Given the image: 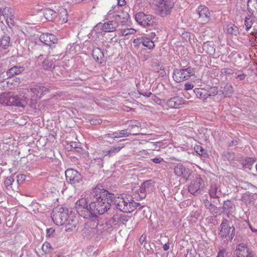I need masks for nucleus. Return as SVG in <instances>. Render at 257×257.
<instances>
[{"mask_svg":"<svg viewBox=\"0 0 257 257\" xmlns=\"http://www.w3.org/2000/svg\"><path fill=\"white\" fill-rule=\"evenodd\" d=\"M133 43L135 46L139 45V44L142 43V38L134 39L133 41Z\"/></svg>","mask_w":257,"mask_h":257,"instance_id":"338daca9","label":"nucleus"},{"mask_svg":"<svg viewBox=\"0 0 257 257\" xmlns=\"http://www.w3.org/2000/svg\"><path fill=\"white\" fill-rule=\"evenodd\" d=\"M50 86L34 85L31 87V91L35 95L36 99H40L43 96L49 91Z\"/></svg>","mask_w":257,"mask_h":257,"instance_id":"f8f14e48","label":"nucleus"},{"mask_svg":"<svg viewBox=\"0 0 257 257\" xmlns=\"http://www.w3.org/2000/svg\"><path fill=\"white\" fill-rule=\"evenodd\" d=\"M136 21L142 26L146 27H153L157 26L156 17L151 15H147L143 12H139L135 16Z\"/></svg>","mask_w":257,"mask_h":257,"instance_id":"0eeeda50","label":"nucleus"},{"mask_svg":"<svg viewBox=\"0 0 257 257\" xmlns=\"http://www.w3.org/2000/svg\"><path fill=\"white\" fill-rule=\"evenodd\" d=\"M101 156L104 158V157H113V154L111 153V151H110L109 148L103 150L102 151V154Z\"/></svg>","mask_w":257,"mask_h":257,"instance_id":"603ef678","label":"nucleus"},{"mask_svg":"<svg viewBox=\"0 0 257 257\" xmlns=\"http://www.w3.org/2000/svg\"><path fill=\"white\" fill-rule=\"evenodd\" d=\"M184 102L185 99L183 97L176 96L168 100L167 105L170 108H179Z\"/></svg>","mask_w":257,"mask_h":257,"instance_id":"6ab92c4d","label":"nucleus"},{"mask_svg":"<svg viewBox=\"0 0 257 257\" xmlns=\"http://www.w3.org/2000/svg\"><path fill=\"white\" fill-rule=\"evenodd\" d=\"M197 12L201 21L206 23L210 20V13L207 7L202 5L199 6Z\"/></svg>","mask_w":257,"mask_h":257,"instance_id":"4468645a","label":"nucleus"},{"mask_svg":"<svg viewBox=\"0 0 257 257\" xmlns=\"http://www.w3.org/2000/svg\"><path fill=\"white\" fill-rule=\"evenodd\" d=\"M235 210V205L234 202L229 199L224 201L222 206L220 207V210H221L222 213L225 214L227 217H229Z\"/></svg>","mask_w":257,"mask_h":257,"instance_id":"ddd939ff","label":"nucleus"},{"mask_svg":"<svg viewBox=\"0 0 257 257\" xmlns=\"http://www.w3.org/2000/svg\"><path fill=\"white\" fill-rule=\"evenodd\" d=\"M42 67L45 70L51 71L55 67V62L52 59L47 58L43 61Z\"/></svg>","mask_w":257,"mask_h":257,"instance_id":"7c9ffc66","label":"nucleus"},{"mask_svg":"<svg viewBox=\"0 0 257 257\" xmlns=\"http://www.w3.org/2000/svg\"><path fill=\"white\" fill-rule=\"evenodd\" d=\"M250 249L248 245L244 243H241L237 245L235 250L236 257H244L250 251Z\"/></svg>","mask_w":257,"mask_h":257,"instance_id":"412c9836","label":"nucleus"},{"mask_svg":"<svg viewBox=\"0 0 257 257\" xmlns=\"http://www.w3.org/2000/svg\"><path fill=\"white\" fill-rule=\"evenodd\" d=\"M6 21L10 28H12L15 26V22L14 20V17H8L6 18Z\"/></svg>","mask_w":257,"mask_h":257,"instance_id":"5fc2aeb1","label":"nucleus"},{"mask_svg":"<svg viewBox=\"0 0 257 257\" xmlns=\"http://www.w3.org/2000/svg\"><path fill=\"white\" fill-rule=\"evenodd\" d=\"M0 14L4 16L5 18L8 17H14L13 10L10 7H6L4 9H0Z\"/></svg>","mask_w":257,"mask_h":257,"instance_id":"c9c22d12","label":"nucleus"},{"mask_svg":"<svg viewBox=\"0 0 257 257\" xmlns=\"http://www.w3.org/2000/svg\"><path fill=\"white\" fill-rule=\"evenodd\" d=\"M194 75V69L191 67H188L187 68L174 69L173 78L176 82H181L188 79L190 76Z\"/></svg>","mask_w":257,"mask_h":257,"instance_id":"423d86ee","label":"nucleus"},{"mask_svg":"<svg viewBox=\"0 0 257 257\" xmlns=\"http://www.w3.org/2000/svg\"><path fill=\"white\" fill-rule=\"evenodd\" d=\"M101 192L102 194H104V197H103L102 201L104 203L109 205L107 211L110 209L111 203H113L116 209L121 212L128 213L130 210L128 208L129 204V195L120 194L118 197L115 196L113 193H110L107 190L101 188Z\"/></svg>","mask_w":257,"mask_h":257,"instance_id":"f03ea898","label":"nucleus"},{"mask_svg":"<svg viewBox=\"0 0 257 257\" xmlns=\"http://www.w3.org/2000/svg\"><path fill=\"white\" fill-rule=\"evenodd\" d=\"M17 182L19 184H22L26 179V176L24 174H20L17 175Z\"/></svg>","mask_w":257,"mask_h":257,"instance_id":"4d7b16f0","label":"nucleus"},{"mask_svg":"<svg viewBox=\"0 0 257 257\" xmlns=\"http://www.w3.org/2000/svg\"><path fill=\"white\" fill-rule=\"evenodd\" d=\"M151 160L156 164H160L164 161L163 158L161 157H157L154 159H152Z\"/></svg>","mask_w":257,"mask_h":257,"instance_id":"680f3d73","label":"nucleus"},{"mask_svg":"<svg viewBox=\"0 0 257 257\" xmlns=\"http://www.w3.org/2000/svg\"><path fill=\"white\" fill-rule=\"evenodd\" d=\"M217 257H232L231 252L226 251V250H220Z\"/></svg>","mask_w":257,"mask_h":257,"instance_id":"3c124183","label":"nucleus"},{"mask_svg":"<svg viewBox=\"0 0 257 257\" xmlns=\"http://www.w3.org/2000/svg\"><path fill=\"white\" fill-rule=\"evenodd\" d=\"M226 31L228 34L237 36L239 33V29L235 25L230 23L226 26Z\"/></svg>","mask_w":257,"mask_h":257,"instance_id":"f704fd0d","label":"nucleus"},{"mask_svg":"<svg viewBox=\"0 0 257 257\" xmlns=\"http://www.w3.org/2000/svg\"><path fill=\"white\" fill-rule=\"evenodd\" d=\"M202 47L203 50L206 51L208 54L213 55L215 53V49L213 45H210L208 43H204Z\"/></svg>","mask_w":257,"mask_h":257,"instance_id":"37998d69","label":"nucleus"},{"mask_svg":"<svg viewBox=\"0 0 257 257\" xmlns=\"http://www.w3.org/2000/svg\"><path fill=\"white\" fill-rule=\"evenodd\" d=\"M124 145L121 143H118L116 145L111 146L109 147L111 153L113 156H114L116 153L119 152L123 148H124Z\"/></svg>","mask_w":257,"mask_h":257,"instance_id":"c03bdc74","label":"nucleus"},{"mask_svg":"<svg viewBox=\"0 0 257 257\" xmlns=\"http://www.w3.org/2000/svg\"><path fill=\"white\" fill-rule=\"evenodd\" d=\"M224 159L228 161H233L235 159V153L233 152H225L223 154Z\"/></svg>","mask_w":257,"mask_h":257,"instance_id":"8fccbe9b","label":"nucleus"},{"mask_svg":"<svg viewBox=\"0 0 257 257\" xmlns=\"http://www.w3.org/2000/svg\"><path fill=\"white\" fill-rule=\"evenodd\" d=\"M28 103L27 98L21 94L12 92L3 93L0 96V103L6 106H17L24 108Z\"/></svg>","mask_w":257,"mask_h":257,"instance_id":"7ed1b4c3","label":"nucleus"},{"mask_svg":"<svg viewBox=\"0 0 257 257\" xmlns=\"http://www.w3.org/2000/svg\"><path fill=\"white\" fill-rule=\"evenodd\" d=\"M206 89L207 91L208 98L214 96L219 92L218 88L216 86H207Z\"/></svg>","mask_w":257,"mask_h":257,"instance_id":"a19ab883","label":"nucleus"},{"mask_svg":"<svg viewBox=\"0 0 257 257\" xmlns=\"http://www.w3.org/2000/svg\"><path fill=\"white\" fill-rule=\"evenodd\" d=\"M251 7H254L255 11L257 10V0H248L247 10L249 14L254 11L251 8Z\"/></svg>","mask_w":257,"mask_h":257,"instance_id":"49530a36","label":"nucleus"},{"mask_svg":"<svg viewBox=\"0 0 257 257\" xmlns=\"http://www.w3.org/2000/svg\"><path fill=\"white\" fill-rule=\"evenodd\" d=\"M157 66L160 67V70L158 71V73H159V76L161 77H164L166 76V73L165 70V68L162 66H160V64H158Z\"/></svg>","mask_w":257,"mask_h":257,"instance_id":"6e6d98bb","label":"nucleus"},{"mask_svg":"<svg viewBox=\"0 0 257 257\" xmlns=\"http://www.w3.org/2000/svg\"><path fill=\"white\" fill-rule=\"evenodd\" d=\"M78 223V219L73 214L70 213L69 217H68L67 221L64 223L65 224V231L71 232L76 230V227Z\"/></svg>","mask_w":257,"mask_h":257,"instance_id":"2eb2a0df","label":"nucleus"},{"mask_svg":"<svg viewBox=\"0 0 257 257\" xmlns=\"http://www.w3.org/2000/svg\"><path fill=\"white\" fill-rule=\"evenodd\" d=\"M129 201H130L129 204H128V208H130L129 209H130V210L128 211V213L133 212L135 210V209L139 206V210H141L144 207V205H141L140 203L135 202L132 197L130 195Z\"/></svg>","mask_w":257,"mask_h":257,"instance_id":"473e14b6","label":"nucleus"},{"mask_svg":"<svg viewBox=\"0 0 257 257\" xmlns=\"http://www.w3.org/2000/svg\"><path fill=\"white\" fill-rule=\"evenodd\" d=\"M80 144L76 142H71L66 145V149L68 151H75L78 152L81 151V149L79 147Z\"/></svg>","mask_w":257,"mask_h":257,"instance_id":"58836bf2","label":"nucleus"},{"mask_svg":"<svg viewBox=\"0 0 257 257\" xmlns=\"http://www.w3.org/2000/svg\"><path fill=\"white\" fill-rule=\"evenodd\" d=\"M163 145L162 142H150L148 144V147L152 150L159 151L160 148Z\"/></svg>","mask_w":257,"mask_h":257,"instance_id":"a18cd8bd","label":"nucleus"},{"mask_svg":"<svg viewBox=\"0 0 257 257\" xmlns=\"http://www.w3.org/2000/svg\"><path fill=\"white\" fill-rule=\"evenodd\" d=\"M129 18L130 15L128 13L121 9L119 10L115 11L113 13V16L110 19H114L118 24L121 23L122 25H123Z\"/></svg>","mask_w":257,"mask_h":257,"instance_id":"9b49d317","label":"nucleus"},{"mask_svg":"<svg viewBox=\"0 0 257 257\" xmlns=\"http://www.w3.org/2000/svg\"><path fill=\"white\" fill-rule=\"evenodd\" d=\"M40 40L45 45L51 46L52 44H56L58 41V39L53 34L43 33L40 36Z\"/></svg>","mask_w":257,"mask_h":257,"instance_id":"f3484780","label":"nucleus"},{"mask_svg":"<svg viewBox=\"0 0 257 257\" xmlns=\"http://www.w3.org/2000/svg\"><path fill=\"white\" fill-rule=\"evenodd\" d=\"M244 257H257V256L255 255L254 252L252 251L251 249H250Z\"/></svg>","mask_w":257,"mask_h":257,"instance_id":"69168bd1","label":"nucleus"},{"mask_svg":"<svg viewBox=\"0 0 257 257\" xmlns=\"http://www.w3.org/2000/svg\"><path fill=\"white\" fill-rule=\"evenodd\" d=\"M255 160L253 158L247 157L242 160L241 164L243 169H250L251 166L255 162Z\"/></svg>","mask_w":257,"mask_h":257,"instance_id":"ea45409f","label":"nucleus"},{"mask_svg":"<svg viewBox=\"0 0 257 257\" xmlns=\"http://www.w3.org/2000/svg\"><path fill=\"white\" fill-rule=\"evenodd\" d=\"M183 169H182V174L179 175V177H182L186 181L190 180L193 178V172L189 168L185 167L183 165Z\"/></svg>","mask_w":257,"mask_h":257,"instance_id":"2f4dec72","label":"nucleus"},{"mask_svg":"<svg viewBox=\"0 0 257 257\" xmlns=\"http://www.w3.org/2000/svg\"><path fill=\"white\" fill-rule=\"evenodd\" d=\"M25 70V68L23 66L15 65L12 67L7 71V75L8 77H12L15 75H18L22 73Z\"/></svg>","mask_w":257,"mask_h":257,"instance_id":"b1692460","label":"nucleus"},{"mask_svg":"<svg viewBox=\"0 0 257 257\" xmlns=\"http://www.w3.org/2000/svg\"><path fill=\"white\" fill-rule=\"evenodd\" d=\"M221 72L222 74H232L233 70L229 68H223L221 69Z\"/></svg>","mask_w":257,"mask_h":257,"instance_id":"bf43d9fd","label":"nucleus"},{"mask_svg":"<svg viewBox=\"0 0 257 257\" xmlns=\"http://www.w3.org/2000/svg\"><path fill=\"white\" fill-rule=\"evenodd\" d=\"M194 150L197 154L200 156V158L202 160H205L209 157L207 150L203 149V148L200 145L195 146Z\"/></svg>","mask_w":257,"mask_h":257,"instance_id":"c756f323","label":"nucleus"},{"mask_svg":"<svg viewBox=\"0 0 257 257\" xmlns=\"http://www.w3.org/2000/svg\"><path fill=\"white\" fill-rule=\"evenodd\" d=\"M194 85L192 83H186L184 85V89L186 90H191L193 88Z\"/></svg>","mask_w":257,"mask_h":257,"instance_id":"e2e57ef3","label":"nucleus"},{"mask_svg":"<svg viewBox=\"0 0 257 257\" xmlns=\"http://www.w3.org/2000/svg\"><path fill=\"white\" fill-rule=\"evenodd\" d=\"M120 9L117 5L114 6H112L111 9L109 10L107 13L108 17L110 19L111 17L113 16V13H114V12L116 10H119Z\"/></svg>","mask_w":257,"mask_h":257,"instance_id":"864d4df0","label":"nucleus"},{"mask_svg":"<svg viewBox=\"0 0 257 257\" xmlns=\"http://www.w3.org/2000/svg\"><path fill=\"white\" fill-rule=\"evenodd\" d=\"M111 19V20H109L103 24L102 30L104 32H111L116 30L119 24L114 19Z\"/></svg>","mask_w":257,"mask_h":257,"instance_id":"aec40b11","label":"nucleus"},{"mask_svg":"<svg viewBox=\"0 0 257 257\" xmlns=\"http://www.w3.org/2000/svg\"><path fill=\"white\" fill-rule=\"evenodd\" d=\"M72 210L70 208H68L66 206H62L59 208V211L57 213L53 215V220L55 218V220L57 224L60 225L64 224L68 217H69V214L71 213Z\"/></svg>","mask_w":257,"mask_h":257,"instance_id":"1a4fd4ad","label":"nucleus"},{"mask_svg":"<svg viewBox=\"0 0 257 257\" xmlns=\"http://www.w3.org/2000/svg\"><path fill=\"white\" fill-rule=\"evenodd\" d=\"M235 235V228L232 224V222L226 218L223 219L218 228V236L221 239H225L227 237L228 239L224 240L226 244L228 241H231Z\"/></svg>","mask_w":257,"mask_h":257,"instance_id":"20e7f679","label":"nucleus"},{"mask_svg":"<svg viewBox=\"0 0 257 257\" xmlns=\"http://www.w3.org/2000/svg\"><path fill=\"white\" fill-rule=\"evenodd\" d=\"M172 168L174 170L175 174L179 177V175L182 174V169H183V165L181 163L177 164L174 165Z\"/></svg>","mask_w":257,"mask_h":257,"instance_id":"09e8293b","label":"nucleus"},{"mask_svg":"<svg viewBox=\"0 0 257 257\" xmlns=\"http://www.w3.org/2000/svg\"><path fill=\"white\" fill-rule=\"evenodd\" d=\"M128 127L127 130L129 132H134V129L138 130L139 132V128L141 126V123L137 120H131L127 121Z\"/></svg>","mask_w":257,"mask_h":257,"instance_id":"72a5a7b5","label":"nucleus"},{"mask_svg":"<svg viewBox=\"0 0 257 257\" xmlns=\"http://www.w3.org/2000/svg\"><path fill=\"white\" fill-rule=\"evenodd\" d=\"M221 88L219 92L223 95L224 97L230 96L233 92L232 86L228 83L224 84L223 87L221 86Z\"/></svg>","mask_w":257,"mask_h":257,"instance_id":"c85d7f7f","label":"nucleus"},{"mask_svg":"<svg viewBox=\"0 0 257 257\" xmlns=\"http://www.w3.org/2000/svg\"><path fill=\"white\" fill-rule=\"evenodd\" d=\"M203 203L205 208L208 210L209 212L213 215H217L220 210V207H217L214 204H216L215 201H211L208 199H205L203 200Z\"/></svg>","mask_w":257,"mask_h":257,"instance_id":"a211bd4d","label":"nucleus"},{"mask_svg":"<svg viewBox=\"0 0 257 257\" xmlns=\"http://www.w3.org/2000/svg\"><path fill=\"white\" fill-rule=\"evenodd\" d=\"M101 185H97L93 188L89 194L91 202L88 205L87 200L85 198L79 199L75 205L77 212L79 215L87 219L96 220L98 215H102L107 212L109 205L102 201L104 194H102Z\"/></svg>","mask_w":257,"mask_h":257,"instance_id":"f257e3e1","label":"nucleus"},{"mask_svg":"<svg viewBox=\"0 0 257 257\" xmlns=\"http://www.w3.org/2000/svg\"><path fill=\"white\" fill-rule=\"evenodd\" d=\"M65 176L67 182L71 184L75 188L79 187L84 183L82 175L75 169H67L65 171Z\"/></svg>","mask_w":257,"mask_h":257,"instance_id":"39448f33","label":"nucleus"},{"mask_svg":"<svg viewBox=\"0 0 257 257\" xmlns=\"http://www.w3.org/2000/svg\"><path fill=\"white\" fill-rule=\"evenodd\" d=\"M55 230L53 228H49L47 229V236L50 237L52 235Z\"/></svg>","mask_w":257,"mask_h":257,"instance_id":"0e129e2a","label":"nucleus"},{"mask_svg":"<svg viewBox=\"0 0 257 257\" xmlns=\"http://www.w3.org/2000/svg\"><path fill=\"white\" fill-rule=\"evenodd\" d=\"M173 6L174 2L172 0H160L158 6L160 15L165 17L170 14Z\"/></svg>","mask_w":257,"mask_h":257,"instance_id":"9d476101","label":"nucleus"},{"mask_svg":"<svg viewBox=\"0 0 257 257\" xmlns=\"http://www.w3.org/2000/svg\"><path fill=\"white\" fill-rule=\"evenodd\" d=\"M44 16L49 21H53L57 16V13L50 9H42Z\"/></svg>","mask_w":257,"mask_h":257,"instance_id":"bb28decb","label":"nucleus"},{"mask_svg":"<svg viewBox=\"0 0 257 257\" xmlns=\"http://www.w3.org/2000/svg\"><path fill=\"white\" fill-rule=\"evenodd\" d=\"M92 56L93 58L100 64L104 61V54L102 50L99 48H96L93 49L92 52Z\"/></svg>","mask_w":257,"mask_h":257,"instance_id":"a878e982","label":"nucleus"},{"mask_svg":"<svg viewBox=\"0 0 257 257\" xmlns=\"http://www.w3.org/2000/svg\"><path fill=\"white\" fill-rule=\"evenodd\" d=\"M152 187V180H147L142 184L139 191L140 193L144 192L146 193L147 191H149L150 189H151Z\"/></svg>","mask_w":257,"mask_h":257,"instance_id":"e433bc0d","label":"nucleus"},{"mask_svg":"<svg viewBox=\"0 0 257 257\" xmlns=\"http://www.w3.org/2000/svg\"><path fill=\"white\" fill-rule=\"evenodd\" d=\"M252 17H250V14L248 15L245 19L244 25L245 26V29L248 31L252 27L253 24Z\"/></svg>","mask_w":257,"mask_h":257,"instance_id":"de8ad7c7","label":"nucleus"},{"mask_svg":"<svg viewBox=\"0 0 257 257\" xmlns=\"http://www.w3.org/2000/svg\"><path fill=\"white\" fill-rule=\"evenodd\" d=\"M11 38L10 36L6 34H5L0 38V49H7L10 46Z\"/></svg>","mask_w":257,"mask_h":257,"instance_id":"cd10ccee","label":"nucleus"},{"mask_svg":"<svg viewBox=\"0 0 257 257\" xmlns=\"http://www.w3.org/2000/svg\"><path fill=\"white\" fill-rule=\"evenodd\" d=\"M244 187L245 189H252L255 188V187L253 185L248 182H245L244 183Z\"/></svg>","mask_w":257,"mask_h":257,"instance_id":"052dcab7","label":"nucleus"},{"mask_svg":"<svg viewBox=\"0 0 257 257\" xmlns=\"http://www.w3.org/2000/svg\"><path fill=\"white\" fill-rule=\"evenodd\" d=\"M137 133L129 132L127 129L120 131L118 133L114 132L112 134H108L105 135V138H119L120 137H128L130 135H137Z\"/></svg>","mask_w":257,"mask_h":257,"instance_id":"4be33fe9","label":"nucleus"},{"mask_svg":"<svg viewBox=\"0 0 257 257\" xmlns=\"http://www.w3.org/2000/svg\"><path fill=\"white\" fill-rule=\"evenodd\" d=\"M193 179L191 181L188 187V191L194 195L200 194L204 189V182L201 178L200 175L198 174H195V176H193Z\"/></svg>","mask_w":257,"mask_h":257,"instance_id":"6e6552de","label":"nucleus"},{"mask_svg":"<svg viewBox=\"0 0 257 257\" xmlns=\"http://www.w3.org/2000/svg\"><path fill=\"white\" fill-rule=\"evenodd\" d=\"M154 42L150 38L142 37V44L145 47L148 48L149 49H152L155 47Z\"/></svg>","mask_w":257,"mask_h":257,"instance_id":"4c0bfd02","label":"nucleus"},{"mask_svg":"<svg viewBox=\"0 0 257 257\" xmlns=\"http://www.w3.org/2000/svg\"><path fill=\"white\" fill-rule=\"evenodd\" d=\"M250 17L257 20V9L250 13Z\"/></svg>","mask_w":257,"mask_h":257,"instance_id":"774afa93","label":"nucleus"},{"mask_svg":"<svg viewBox=\"0 0 257 257\" xmlns=\"http://www.w3.org/2000/svg\"><path fill=\"white\" fill-rule=\"evenodd\" d=\"M42 250L45 252L50 251V244L48 242H45L42 246Z\"/></svg>","mask_w":257,"mask_h":257,"instance_id":"13d9d810","label":"nucleus"},{"mask_svg":"<svg viewBox=\"0 0 257 257\" xmlns=\"http://www.w3.org/2000/svg\"><path fill=\"white\" fill-rule=\"evenodd\" d=\"M128 221L127 217L124 215L114 214L109 219L108 223L109 224L116 225L119 223L124 224Z\"/></svg>","mask_w":257,"mask_h":257,"instance_id":"5701e85b","label":"nucleus"},{"mask_svg":"<svg viewBox=\"0 0 257 257\" xmlns=\"http://www.w3.org/2000/svg\"><path fill=\"white\" fill-rule=\"evenodd\" d=\"M15 175V174H13L11 176L6 177L5 180L4 185L8 190H10L12 188V185L14 182Z\"/></svg>","mask_w":257,"mask_h":257,"instance_id":"79ce46f5","label":"nucleus"},{"mask_svg":"<svg viewBox=\"0 0 257 257\" xmlns=\"http://www.w3.org/2000/svg\"><path fill=\"white\" fill-rule=\"evenodd\" d=\"M207 92L206 88H196L193 91L196 96L203 101H206L208 98Z\"/></svg>","mask_w":257,"mask_h":257,"instance_id":"393cba45","label":"nucleus"},{"mask_svg":"<svg viewBox=\"0 0 257 257\" xmlns=\"http://www.w3.org/2000/svg\"><path fill=\"white\" fill-rule=\"evenodd\" d=\"M208 193L211 198L217 199L218 201L219 202L221 192L219 185L212 183L210 185Z\"/></svg>","mask_w":257,"mask_h":257,"instance_id":"dca6fc26","label":"nucleus"}]
</instances>
